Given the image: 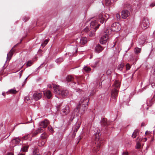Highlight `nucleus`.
<instances>
[{"label": "nucleus", "mask_w": 155, "mask_h": 155, "mask_svg": "<svg viewBox=\"0 0 155 155\" xmlns=\"http://www.w3.org/2000/svg\"><path fill=\"white\" fill-rule=\"evenodd\" d=\"M101 135V133L99 132L95 134L94 136L95 141V144L92 149V152L94 155L99 153L98 152L100 150V147L101 144V142L99 139L100 136Z\"/></svg>", "instance_id": "nucleus-1"}, {"label": "nucleus", "mask_w": 155, "mask_h": 155, "mask_svg": "<svg viewBox=\"0 0 155 155\" xmlns=\"http://www.w3.org/2000/svg\"><path fill=\"white\" fill-rule=\"evenodd\" d=\"M88 102V101L87 99L85 98L81 99L79 102L78 106L74 109V111L77 113L82 114L86 109Z\"/></svg>", "instance_id": "nucleus-2"}, {"label": "nucleus", "mask_w": 155, "mask_h": 155, "mask_svg": "<svg viewBox=\"0 0 155 155\" xmlns=\"http://www.w3.org/2000/svg\"><path fill=\"white\" fill-rule=\"evenodd\" d=\"M54 93L56 95H59L63 97H64L68 95L69 92L68 90H62L59 86L54 85Z\"/></svg>", "instance_id": "nucleus-3"}, {"label": "nucleus", "mask_w": 155, "mask_h": 155, "mask_svg": "<svg viewBox=\"0 0 155 155\" xmlns=\"http://www.w3.org/2000/svg\"><path fill=\"white\" fill-rule=\"evenodd\" d=\"M149 25L148 19L147 18H144L140 23V26L142 29H145L149 27Z\"/></svg>", "instance_id": "nucleus-4"}, {"label": "nucleus", "mask_w": 155, "mask_h": 155, "mask_svg": "<svg viewBox=\"0 0 155 155\" xmlns=\"http://www.w3.org/2000/svg\"><path fill=\"white\" fill-rule=\"evenodd\" d=\"M111 29L113 31H118L121 28V25L119 23L116 22L113 23L111 26Z\"/></svg>", "instance_id": "nucleus-5"}, {"label": "nucleus", "mask_w": 155, "mask_h": 155, "mask_svg": "<svg viewBox=\"0 0 155 155\" xmlns=\"http://www.w3.org/2000/svg\"><path fill=\"white\" fill-rule=\"evenodd\" d=\"M109 18L108 14L101 15L99 17V21L101 23L103 24L104 21H106Z\"/></svg>", "instance_id": "nucleus-6"}, {"label": "nucleus", "mask_w": 155, "mask_h": 155, "mask_svg": "<svg viewBox=\"0 0 155 155\" xmlns=\"http://www.w3.org/2000/svg\"><path fill=\"white\" fill-rule=\"evenodd\" d=\"M97 23V20H95L94 21H91L90 23L91 29H93L94 30H95V31H96L100 26V25L98 24L96 26H95Z\"/></svg>", "instance_id": "nucleus-7"}, {"label": "nucleus", "mask_w": 155, "mask_h": 155, "mask_svg": "<svg viewBox=\"0 0 155 155\" xmlns=\"http://www.w3.org/2000/svg\"><path fill=\"white\" fill-rule=\"evenodd\" d=\"M104 35L102 36L100 40V42L101 44H103L105 43L108 38V35L107 32H105Z\"/></svg>", "instance_id": "nucleus-8"}, {"label": "nucleus", "mask_w": 155, "mask_h": 155, "mask_svg": "<svg viewBox=\"0 0 155 155\" xmlns=\"http://www.w3.org/2000/svg\"><path fill=\"white\" fill-rule=\"evenodd\" d=\"M42 94L40 92H36L33 94V98L35 101H38L42 97Z\"/></svg>", "instance_id": "nucleus-9"}, {"label": "nucleus", "mask_w": 155, "mask_h": 155, "mask_svg": "<svg viewBox=\"0 0 155 155\" xmlns=\"http://www.w3.org/2000/svg\"><path fill=\"white\" fill-rule=\"evenodd\" d=\"M130 15V13L128 11L124 10L122 11L121 16L123 19H126Z\"/></svg>", "instance_id": "nucleus-10"}, {"label": "nucleus", "mask_w": 155, "mask_h": 155, "mask_svg": "<svg viewBox=\"0 0 155 155\" xmlns=\"http://www.w3.org/2000/svg\"><path fill=\"white\" fill-rule=\"evenodd\" d=\"M20 141V140L18 138H16L12 140L11 144L13 146H15L16 144H18Z\"/></svg>", "instance_id": "nucleus-11"}, {"label": "nucleus", "mask_w": 155, "mask_h": 155, "mask_svg": "<svg viewBox=\"0 0 155 155\" xmlns=\"http://www.w3.org/2000/svg\"><path fill=\"white\" fill-rule=\"evenodd\" d=\"M48 124V121L47 119H45L44 121L41 122L39 124L40 126L44 128L47 127Z\"/></svg>", "instance_id": "nucleus-12"}, {"label": "nucleus", "mask_w": 155, "mask_h": 155, "mask_svg": "<svg viewBox=\"0 0 155 155\" xmlns=\"http://www.w3.org/2000/svg\"><path fill=\"white\" fill-rule=\"evenodd\" d=\"M118 95V91L116 89L114 88L112 91L111 96L114 98H115Z\"/></svg>", "instance_id": "nucleus-13"}, {"label": "nucleus", "mask_w": 155, "mask_h": 155, "mask_svg": "<svg viewBox=\"0 0 155 155\" xmlns=\"http://www.w3.org/2000/svg\"><path fill=\"white\" fill-rule=\"evenodd\" d=\"M87 42V38L86 37H82L80 39L79 44L81 45H84Z\"/></svg>", "instance_id": "nucleus-14"}, {"label": "nucleus", "mask_w": 155, "mask_h": 155, "mask_svg": "<svg viewBox=\"0 0 155 155\" xmlns=\"http://www.w3.org/2000/svg\"><path fill=\"white\" fill-rule=\"evenodd\" d=\"M44 95L48 99H50L52 96L51 92L49 90H47L45 92H44Z\"/></svg>", "instance_id": "nucleus-15"}, {"label": "nucleus", "mask_w": 155, "mask_h": 155, "mask_svg": "<svg viewBox=\"0 0 155 155\" xmlns=\"http://www.w3.org/2000/svg\"><path fill=\"white\" fill-rule=\"evenodd\" d=\"M103 48L101 46L98 45L95 48V51L97 53H99L102 51Z\"/></svg>", "instance_id": "nucleus-16"}, {"label": "nucleus", "mask_w": 155, "mask_h": 155, "mask_svg": "<svg viewBox=\"0 0 155 155\" xmlns=\"http://www.w3.org/2000/svg\"><path fill=\"white\" fill-rule=\"evenodd\" d=\"M13 50H12V49L9 51V53L8 54H7V59L8 58H11L12 56V55L13 54Z\"/></svg>", "instance_id": "nucleus-17"}, {"label": "nucleus", "mask_w": 155, "mask_h": 155, "mask_svg": "<svg viewBox=\"0 0 155 155\" xmlns=\"http://www.w3.org/2000/svg\"><path fill=\"white\" fill-rule=\"evenodd\" d=\"M120 82L118 81H116L114 86V87L118 88L120 87Z\"/></svg>", "instance_id": "nucleus-18"}, {"label": "nucleus", "mask_w": 155, "mask_h": 155, "mask_svg": "<svg viewBox=\"0 0 155 155\" xmlns=\"http://www.w3.org/2000/svg\"><path fill=\"white\" fill-rule=\"evenodd\" d=\"M76 46V47H74H74H73V48H74V51H73L72 53V54H70L69 53H68V54L69 56H72L74 54L77 53V51L78 49L77 48V46Z\"/></svg>", "instance_id": "nucleus-19"}, {"label": "nucleus", "mask_w": 155, "mask_h": 155, "mask_svg": "<svg viewBox=\"0 0 155 155\" xmlns=\"http://www.w3.org/2000/svg\"><path fill=\"white\" fill-rule=\"evenodd\" d=\"M74 78L71 75H68L66 78V80L68 82L72 81Z\"/></svg>", "instance_id": "nucleus-20"}, {"label": "nucleus", "mask_w": 155, "mask_h": 155, "mask_svg": "<svg viewBox=\"0 0 155 155\" xmlns=\"http://www.w3.org/2000/svg\"><path fill=\"white\" fill-rule=\"evenodd\" d=\"M124 64L123 63H121L120 64H119L118 65L117 68L118 69L120 70L121 71L123 69V68L124 67Z\"/></svg>", "instance_id": "nucleus-21"}, {"label": "nucleus", "mask_w": 155, "mask_h": 155, "mask_svg": "<svg viewBox=\"0 0 155 155\" xmlns=\"http://www.w3.org/2000/svg\"><path fill=\"white\" fill-rule=\"evenodd\" d=\"M138 130H135L132 135V137L133 138H135L137 135Z\"/></svg>", "instance_id": "nucleus-22"}, {"label": "nucleus", "mask_w": 155, "mask_h": 155, "mask_svg": "<svg viewBox=\"0 0 155 155\" xmlns=\"http://www.w3.org/2000/svg\"><path fill=\"white\" fill-rule=\"evenodd\" d=\"M63 112L65 114H67L69 112V107L68 106L66 107L64 110H63Z\"/></svg>", "instance_id": "nucleus-23"}, {"label": "nucleus", "mask_w": 155, "mask_h": 155, "mask_svg": "<svg viewBox=\"0 0 155 155\" xmlns=\"http://www.w3.org/2000/svg\"><path fill=\"white\" fill-rule=\"evenodd\" d=\"M63 61V59L62 58H60L57 59L55 62L58 63H60Z\"/></svg>", "instance_id": "nucleus-24"}, {"label": "nucleus", "mask_w": 155, "mask_h": 155, "mask_svg": "<svg viewBox=\"0 0 155 155\" xmlns=\"http://www.w3.org/2000/svg\"><path fill=\"white\" fill-rule=\"evenodd\" d=\"M28 148V147L27 146H25L23 147L21 149V151L26 152L27 151V149Z\"/></svg>", "instance_id": "nucleus-25"}, {"label": "nucleus", "mask_w": 155, "mask_h": 155, "mask_svg": "<svg viewBox=\"0 0 155 155\" xmlns=\"http://www.w3.org/2000/svg\"><path fill=\"white\" fill-rule=\"evenodd\" d=\"M141 51V49L138 48H135L134 50V51L136 54H138L139 53H140Z\"/></svg>", "instance_id": "nucleus-26"}, {"label": "nucleus", "mask_w": 155, "mask_h": 155, "mask_svg": "<svg viewBox=\"0 0 155 155\" xmlns=\"http://www.w3.org/2000/svg\"><path fill=\"white\" fill-rule=\"evenodd\" d=\"M47 134L45 133L42 134L41 136V137L43 139H46L47 138Z\"/></svg>", "instance_id": "nucleus-27"}, {"label": "nucleus", "mask_w": 155, "mask_h": 155, "mask_svg": "<svg viewBox=\"0 0 155 155\" xmlns=\"http://www.w3.org/2000/svg\"><path fill=\"white\" fill-rule=\"evenodd\" d=\"M83 69L84 71L86 72H89L91 71V69L90 68L84 67Z\"/></svg>", "instance_id": "nucleus-28"}, {"label": "nucleus", "mask_w": 155, "mask_h": 155, "mask_svg": "<svg viewBox=\"0 0 155 155\" xmlns=\"http://www.w3.org/2000/svg\"><path fill=\"white\" fill-rule=\"evenodd\" d=\"M101 125L103 126H106L107 125V123L106 122L105 119H104L101 123Z\"/></svg>", "instance_id": "nucleus-29"}, {"label": "nucleus", "mask_w": 155, "mask_h": 155, "mask_svg": "<svg viewBox=\"0 0 155 155\" xmlns=\"http://www.w3.org/2000/svg\"><path fill=\"white\" fill-rule=\"evenodd\" d=\"M32 63L33 62L31 61H28L26 64V66L27 67H29L32 64Z\"/></svg>", "instance_id": "nucleus-30"}, {"label": "nucleus", "mask_w": 155, "mask_h": 155, "mask_svg": "<svg viewBox=\"0 0 155 155\" xmlns=\"http://www.w3.org/2000/svg\"><path fill=\"white\" fill-rule=\"evenodd\" d=\"M80 124L79 123H78V124H76V126L75 128V132H76L78 129L80 127Z\"/></svg>", "instance_id": "nucleus-31"}, {"label": "nucleus", "mask_w": 155, "mask_h": 155, "mask_svg": "<svg viewBox=\"0 0 155 155\" xmlns=\"http://www.w3.org/2000/svg\"><path fill=\"white\" fill-rule=\"evenodd\" d=\"M9 91L12 94H15L16 93V91L14 89H11L9 90Z\"/></svg>", "instance_id": "nucleus-32"}, {"label": "nucleus", "mask_w": 155, "mask_h": 155, "mask_svg": "<svg viewBox=\"0 0 155 155\" xmlns=\"http://www.w3.org/2000/svg\"><path fill=\"white\" fill-rule=\"evenodd\" d=\"M48 41L47 40H45L41 44V46H45L48 43Z\"/></svg>", "instance_id": "nucleus-33"}, {"label": "nucleus", "mask_w": 155, "mask_h": 155, "mask_svg": "<svg viewBox=\"0 0 155 155\" xmlns=\"http://www.w3.org/2000/svg\"><path fill=\"white\" fill-rule=\"evenodd\" d=\"M48 129L51 133H52L53 131V129L51 127L49 126L48 127Z\"/></svg>", "instance_id": "nucleus-34"}, {"label": "nucleus", "mask_w": 155, "mask_h": 155, "mask_svg": "<svg viewBox=\"0 0 155 155\" xmlns=\"http://www.w3.org/2000/svg\"><path fill=\"white\" fill-rule=\"evenodd\" d=\"M141 146V144L140 143L137 142V143L136 148L137 149H139L140 148Z\"/></svg>", "instance_id": "nucleus-35"}, {"label": "nucleus", "mask_w": 155, "mask_h": 155, "mask_svg": "<svg viewBox=\"0 0 155 155\" xmlns=\"http://www.w3.org/2000/svg\"><path fill=\"white\" fill-rule=\"evenodd\" d=\"M95 31V30H94L93 31V32L91 31L90 34V36L91 37H92L94 36L95 35V31Z\"/></svg>", "instance_id": "nucleus-36"}, {"label": "nucleus", "mask_w": 155, "mask_h": 155, "mask_svg": "<svg viewBox=\"0 0 155 155\" xmlns=\"http://www.w3.org/2000/svg\"><path fill=\"white\" fill-rule=\"evenodd\" d=\"M126 68L127 70H129L130 69V66L129 64H127Z\"/></svg>", "instance_id": "nucleus-37"}, {"label": "nucleus", "mask_w": 155, "mask_h": 155, "mask_svg": "<svg viewBox=\"0 0 155 155\" xmlns=\"http://www.w3.org/2000/svg\"><path fill=\"white\" fill-rule=\"evenodd\" d=\"M42 127H39L38 128V131L40 132V133H41L43 131V129Z\"/></svg>", "instance_id": "nucleus-38"}, {"label": "nucleus", "mask_w": 155, "mask_h": 155, "mask_svg": "<svg viewBox=\"0 0 155 155\" xmlns=\"http://www.w3.org/2000/svg\"><path fill=\"white\" fill-rule=\"evenodd\" d=\"M128 152L127 151H124L122 154V155H128Z\"/></svg>", "instance_id": "nucleus-39"}, {"label": "nucleus", "mask_w": 155, "mask_h": 155, "mask_svg": "<svg viewBox=\"0 0 155 155\" xmlns=\"http://www.w3.org/2000/svg\"><path fill=\"white\" fill-rule=\"evenodd\" d=\"M105 2L107 5H109L110 3V0H105Z\"/></svg>", "instance_id": "nucleus-40"}, {"label": "nucleus", "mask_w": 155, "mask_h": 155, "mask_svg": "<svg viewBox=\"0 0 155 155\" xmlns=\"http://www.w3.org/2000/svg\"><path fill=\"white\" fill-rule=\"evenodd\" d=\"M116 17L117 18V20H118L120 19V14H117L116 15Z\"/></svg>", "instance_id": "nucleus-41"}, {"label": "nucleus", "mask_w": 155, "mask_h": 155, "mask_svg": "<svg viewBox=\"0 0 155 155\" xmlns=\"http://www.w3.org/2000/svg\"><path fill=\"white\" fill-rule=\"evenodd\" d=\"M107 74L108 75H110L111 74V71L110 70V69H108L107 71Z\"/></svg>", "instance_id": "nucleus-42"}, {"label": "nucleus", "mask_w": 155, "mask_h": 155, "mask_svg": "<svg viewBox=\"0 0 155 155\" xmlns=\"http://www.w3.org/2000/svg\"><path fill=\"white\" fill-rule=\"evenodd\" d=\"M138 41L139 42V43L140 44H143L144 42V40H142V41H140V39H138Z\"/></svg>", "instance_id": "nucleus-43"}, {"label": "nucleus", "mask_w": 155, "mask_h": 155, "mask_svg": "<svg viewBox=\"0 0 155 155\" xmlns=\"http://www.w3.org/2000/svg\"><path fill=\"white\" fill-rule=\"evenodd\" d=\"M150 6L151 7H153L154 6H155V3H153L152 4H150Z\"/></svg>", "instance_id": "nucleus-44"}, {"label": "nucleus", "mask_w": 155, "mask_h": 155, "mask_svg": "<svg viewBox=\"0 0 155 155\" xmlns=\"http://www.w3.org/2000/svg\"><path fill=\"white\" fill-rule=\"evenodd\" d=\"M37 134H38V133H36V132L35 131L33 134L32 136H34L36 135Z\"/></svg>", "instance_id": "nucleus-45"}, {"label": "nucleus", "mask_w": 155, "mask_h": 155, "mask_svg": "<svg viewBox=\"0 0 155 155\" xmlns=\"http://www.w3.org/2000/svg\"><path fill=\"white\" fill-rule=\"evenodd\" d=\"M7 155H13V154L12 152L8 153L7 154Z\"/></svg>", "instance_id": "nucleus-46"}, {"label": "nucleus", "mask_w": 155, "mask_h": 155, "mask_svg": "<svg viewBox=\"0 0 155 155\" xmlns=\"http://www.w3.org/2000/svg\"><path fill=\"white\" fill-rule=\"evenodd\" d=\"M84 30L85 31H86V32H87L89 30H89H88V28H86L85 29H84Z\"/></svg>", "instance_id": "nucleus-47"}, {"label": "nucleus", "mask_w": 155, "mask_h": 155, "mask_svg": "<svg viewBox=\"0 0 155 155\" xmlns=\"http://www.w3.org/2000/svg\"><path fill=\"white\" fill-rule=\"evenodd\" d=\"M25 99L27 100L28 101V100H30V99H29V98L28 97V96H27L25 98Z\"/></svg>", "instance_id": "nucleus-48"}, {"label": "nucleus", "mask_w": 155, "mask_h": 155, "mask_svg": "<svg viewBox=\"0 0 155 155\" xmlns=\"http://www.w3.org/2000/svg\"><path fill=\"white\" fill-rule=\"evenodd\" d=\"M45 143V141H42V143L41 144L42 145H44V144Z\"/></svg>", "instance_id": "nucleus-49"}, {"label": "nucleus", "mask_w": 155, "mask_h": 155, "mask_svg": "<svg viewBox=\"0 0 155 155\" xmlns=\"http://www.w3.org/2000/svg\"><path fill=\"white\" fill-rule=\"evenodd\" d=\"M36 133H38V134L40 133V132L38 131V129L36 131Z\"/></svg>", "instance_id": "nucleus-50"}, {"label": "nucleus", "mask_w": 155, "mask_h": 155, "mask_svg": "<svg viewBox=\"0 0 155 155\" xmlns=\"http://www.w3.org/2000/svg\"><path fill=\"white\" fill-rule=\"evenodd\" d=\"M36 133H38V134L40 133V132L38 131V129L36 131Z\"/></svg>", "instance_id": "nucleus-51"}, {"label": "nucleus", "mask_w": 155, "mask_h": 155, "mask_svg": "<svg viewBox=\"0 0 155 155\" xmlns=\"http://www.w3.org/2000/svg\"><path fill=\"white\" fill-rule=\"evenodd\" d=\"M18 155H25V154L21 153H19L18 154Z\"/></svg>", "instance_id": "nucleus-52"}, {"label": "nucleus", "mask_w": 155, "mask_h": 155, "mask_svg": "<svg viewBox=\"0 0 155 155\" xmlns=\"http://www.w3.org/2000/svg\"><path fill=\"white\" fill-rule=\"evenodd\" d=\"M5 94V92H3L2 93V95H3L4 96H5V95H4Z\"/></svg>", "instance_id": "nucleus-53"}, {"label": "nucleus", "mask_w": 155, "mask_h": 155, "mask_svg": "<svg viewBox=\"0 0 155 155\" xmlns=\"http://www.w3.org/2000/svg\"><path fill=\"white\" fill-rule=\"evenodd\" d=\"M99 62V61H97L96 62H95V63L96 64L98 63Z\"/></svg>", "instance_id": "nucleus-54"}, {"label": "nucleus", "mask_w": 155, "mask_h": 155, "mask_svg": "<svg viewBox=\"0 0 155 155\" xmlns=\"http://www.w3.org/2000/svg\"><path fill=\"white\" fill-rule=\"evenodd\" d=\"M144 124L143 123H142V124H141V126H144Z\"/></svg>", "instance_id": "nucleus-55"}, {"label": "nucleus", "mask_w": 155, "mask_h": 155, "mask_svg": "<svg viewBox=\"0 0 155 155\" xmlns=\"http://www.w3.org/2000/svg\"><path fill=\"white\" fill-rule=\"evenodd\" d=\"M152 86L154 85V84H153H153H152Z\"/></svg>", "instance_id": "nucleus-56"}, {"label": "nucleus", "mask_w": 155, "mask_h": 155, "mask_svg": "<svg viewBox=\"0 0 155 155\" xmlns=\"http://www.w3.org/2000/svg\"><path fill=\"white\" fill-rule=\"evenodd\" d=\"M144 139H145V141H147V139L146 138H145Z\"/></svg>", "instance_id": "nucleus-57"}, {"label": "nucleus", "mask_w": 155, "mask_h": 155, "mask_svg": "<svg viewBox=\"0 0 155 155\" xmlns=\"http://www.w3.org/2000/svg\"><path fill=\"white\" fill-rule=\"evenodd\" d=\"M147 131H146V133H145V134H147Z\"/></svg>", "instance_id": "nucleus-58"}, {"label": "nucleus", "mask_w": 155, "mask_h": 155, "mask_svg": "<svg viewBox=\"0 0 155 155\" xmlns=\"http://www.w3.org/2000/svg\"><path fill=\"white\" fill-rule=\"evenodd\" d=\"M137 61V59H135V61Z\"/></svg>", "instance_id": "nucleus-59"}, {"label": "nucleus", "mask_w": 155, "mask_h": 155, "mask_svg": "<svg viewBox=\"0 0 155 155\" xmlns=\"http://www.w3.org/2000/svg\"><path fill=\"white\" fill-rule=\"evenodd\" d=\"M75 133L74 134V136H75Z\"/></svg>", "instance_id": "nucleus-60"}, {"label": "nucleus", "mask_w": 155, "mask_h": 155, "mask_svg": "<svg viewBox=\"0 0 155 155\" xmlns=\"http://www.w3.org/2000/svg\"><path fill=\"white\" fill-rule=\"evenodd\" d=\"M154 33H155V31H154Z\"/></svg>", "instance_id": "nucleus-61"}]
</instances>
